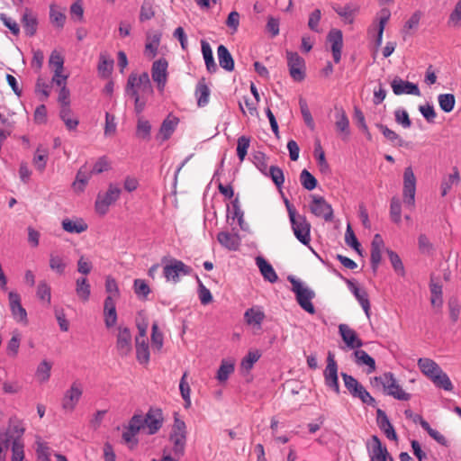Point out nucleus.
Returning a JSON list of instances; mask_svg holds the SVG:
<instances>
[{"mask_svg":"<svg viewBox=\"0 0 461 461\" xmlns=\"http://www.w3.org/2000/svg\"><path fill=\"white\" fill-rule=\"evenodd\" d=\"M8 302L12 316L14 321L23 325L28 324L27 312L23 307L21 303V296L15 291L8 293Z\"/></svg>","mask_w":461,"mask_h":461,"instance_id":"2eb2a0df","label":"nucleus"},{"mask_svg":"<svg viewBox=\"0 0 461 461\" xmlns=\"http://www.w3.org/2000/svg\"><path fill=\"white\" fill-rule=\"evenodd\" d=\"M62 229L68 233L80 234L87 230L88 225L82 218H65L61 221Z\"/></svg>","mask_w":461,"mask_h":461,"instance_id":"393cba45","label":"nucleus"},{"mask_svg":"<svg viewBox=\"0 0 461 461\" xmlns=\"http://www.w3.org/2000/svg\"><path fill=\"white\" fill-rule=\"evenodd\" d=\"M153 93L150 79L147 72L131 73L127 80L125 95L134 101V110L140 114L146 105L145 95Z\"/></svg>","mask_w":461,"mask_h":461,"instance_id":"f257e3e1","label":"nucleus"},{"mask_svg":"<svg viewBox=\"0 0 461 461\" xmlns=\"http://www.w3.org/2000/svg\"><path fill=\"white\" fill-rule=\"evenodd\" d=\"M348 287L350 288L351 292L356 296L357 300L362 306L366 315L369 318L370 316V303L368 299V294L365 289L359 288L357 285H356L353 282L348 281Z\"/></svg>","mask_w":461,"mask_h":461,"instance_id":"c85d7f7f","label":"nucleus"},{"mask_svg":"<svg viewBox=\"0 0 461 461\" xmlns=\"http://www.w3.org/2000/svg\"><path fill=\"white\" fill-rule=\"evenodd\" d=\"M341 376L346 388L354 397L359 398L364 403L371 404L375 402V400L370 393L352 375L342 373Z\"/></svg>","mask_w":461,"mask_h":461,"instance_id":"9d476101","label":"nucleus"},{"mask_svg":"<svg viewBox=\"0 0 461 461\" xmlns=\"http://www.w3.org/2000/svg\"><path fill=\"white\" fill-rule=\"evenodd\" d=\"M418 366L429 380L442 369L434 360L426 357L418 360Z\"/></svg>","mask_w":461,"mask_h":461,"instance_id":"72a5a7b5","label":"nucleus"},{"mask_svg":"<svg viewBox=\"0 0 461 461\" xmlns=\"http://www.w3.org/2000/svg\"><path fill=\"white\" fill-rule=\"evenodd\" d=\"M328 41L331 45L332 57L335 63H339L341 59V50L343 47V36L339 30L333 29L328 34Z\"/></svg>","mask_w":461,"mask_h":461,"instance_id":"4be33fe9","label":"nucleus"},{"mask_svg":"<svg viewBox=\"0 0 461 461\" xmlns=\"http://www.w3.org/2000/svg\"><path fill=\"white\" fill-rule=\"evenodd\" d=\"M354 356L356 358V363L358 366H366L367 373H373L375 370V359L369 356L365 350L357 349L354 352Z\"/></svg>","mask_w":461,"mask_h":461,"instance_id":"58836bf2","label":"nucleus"},{"mask_svg":"<svg viewBox=\"0 0 461 461\" xmlns=\"http://www.w3.org/2000/svg\"><path fill=\"white\" fill-rule=\"evenodd\" d=\"M217 55L219 59L220 66L227 70L232 71L234 69V60L228 50V49L224 45H220L217 49Z\"/></svg>","mask_w":461,"mask_h":461,"instance_id":"c9c22d12","label":"nucleus"},{"mask_svg":"<svg viewBox=\"0 0 461 461\" xmlns=\"http://www.w3.org/2000/svg\"><path fill=\"white\" fill-rule=\"evenodd\" d=\"M167 62L165 59H158L152 65L151 76L154 82L157 83L160 91H163L167 83Z\"/></svg>","mask_w":461,"mask_h":461,"instance_id":"aec40b11","label":"nucleus"},{"mask_svg":"<svg viewBox=\"0 0 461 461\" xmlns=\"http://www.w3.org/2000/svg\"><path fill=\"white\" fill-rule=\"evenodd\" d=\"M416 176L411 167H407L403 172V203L406 206L413 209L415 206Z\"/></svg>","mask_w":461,"mask_h":461,"instance_id":"1a4fd4ad","label":"nucleus"},{"mask_svg":"<svg viewBox=\"0 0 461 461\" xmlns=\"http://www.w3.org/2000/svg\"><path fill=\"white\" fill-rule=\"evenodd\" d=\"M431 381L437 387L442 388L445 391L450 392L454 388L450 378L442 369L431 378Z\"/></svg>","mask_w":461,"mask_h":461,"instance_id":"37998d69","label":"nucleus"},{"mask_svg":"<svg viewBox=\"0 0 461 461\" xmlns=\"http://www.w3.org/2000/svg\"><path fill=\"white\" fill-rule=\"evenodd\" d=\"M201 46H202V53L203 56V59H204L207 70L210 73L216 72L217 65L214 62L212 50L210 44L206 41H202Z\"/></svg>","mask_w":461,"mask_h":461,"instance_id":"ea45409f","label":"nucleus"},{"mask_svg":"<svg viewBox=\"0 0 461 461\" xmlns=\"http://www.w3.org/2000/svg\"><path fill=\"white\" fill-rule=\"evenodd\" d=\"M48 160V151L46 149H41L40 147L36 149L34 154L32 163L34 167L42 172L47 165Z\"/></svg>","mask_w":461,"mask_h":461,"instance_id":"3c124183","label":"nucleus"},{"mask_svg":"<svg viewBox=\"0 0 461 461\" xmlns=\"http://www.w3.org/2000/svg\"><path fill=\"white\" fill-rule=\"evenodd\" d=\"M151 126L149 121L143 119V117L138 118L136 135L138 138L142 140H149L150 137Z\"/></svg>","mask_w":461,"mask_h":461,"instance_id":"864d4df0","label":"nucleus"},{"mask_svg":"<svg viewBox=\"0 0 461 461\" xmlns=\"http://www.w3.org/2000/svg\"><path fill=\"white\" fill-rule=\"evenodd\" d=\"M369 454L371 461H386L388 451L386 447L382 446L380 439L376 436L372 437Z\"/></svg>","mask_w":461,"mask_h":461,"instance_id":"7c9ffc66","label":"nucleus"},{"mask_svg":"<svg viewBox=\"0 0 461 461\" xmlns=\"http://www.w3.org/2000/svg\"><path fill=\"white\" fill-rule=\"evenodd\" d=\"M292 284V291L295 294L298 304L310 314L315 313V308L312 300L315 297V293L302 282L294 277L289 278Z\"/></svg>","mask_w":461,"mask_h":461,"instance_id":"39448f33","label":"nucleus"},{"mask_svg":"<svg viewBox=\"0 0 461 461\" xmlns=\"http://www.w3.org/2000/svg\"><path fill=\"white\" fill-rule=\"evenodd\" d=\"M314 157L317 160L318 167L322 173H329L330 172V166L325 158V153L324 150L321 145L320 140H317L315 142L314 146Z\"/></svg>","mask_w":461,"mask_h":461,"instance_id":"a18cd8bd","label":"nucleus"},{"mask_svg":"<svg viewBox=\"0 0 461 461\" xmlns=\"http://www.w3.org/2000/svg\"><path fill=\"white\" fill-rule=\"evenodd\" d=\"M22 24L26 35H35L38 28V18L30 9H25L22 17Z\"/></svg>","mask_w":461,"mask_h":461,"instance_id":"a878e982","label":"nucleus"},{"mask_svg":"<svg viewBox=\"0 0 461 461\" xmlns=\"http://www.w3.org/2000/svg\"><path fill=\"white\" fill-rule=\"evenodd\" d=\"M311 212L317 217L330 221L333 218V210L330 203L321 196H313L310 205Z\"/></svg>","mask_w":461,"mask_h":461,"instance_id":"a211bd4d","label":"nucleus"},{"mask_svg":"<svg viewBox=\"0 0 461 461\" xmlns=\"http://www.w3.org/2000/svg\"><path fill=\"white\" fill-rule=\"evenodd\" d=\"M377 423L388 439L397 441L398 437L393 425L391 424L386 414L381 410L377 411Z\"/></svg>","mask_w":461,"mask_h":461,"instance_id":"c756f323","label":"nucleus"},{"mask_svg":"<svg viewBox=\"0 0 461 461\" xmlns=\"http://www.w3.org/2000/svg\"><path fill=\"white\" fill-rule=\"evenodd\" d=\"M402 206L397 197H393L390 204V217L393 222L400 224L402 221Z\"/></svg>","mask_w":461,"mask_h":461,"instance_id":"13d9d810","label":"nucleus"},{"mask_svg":"<svg viewBox=\"0 0 461 461\" xmlns=\"http://www.w3.org/2000/svg\"><path fill=\"white\" fill-rule=\"evenodd\" d=\"M335 127L338 133L343 140H347L349 137V120L346 112L342 108H336L335 113Z\"/></svg>","mask_w":461,"mask_h":461,"instance_id":"b1692460","label":"nucleus"},{"mask_svg":"<svg viewBox=\"0 0 461 461\" xmlns=\"http://www.w3.org/2000/svg\"><path fill=\"white\" fill-rule=\"evenodd\" d=\"M50 19L52 24L61 29L65 24L66 15L58 10L55 5H50Z\"/></svg>","mask_w":461,"mask_h":461,"instance_id":"bf43d9fd","label":"nucleus"},{"mask_svg":"<svg viewBox=\"0 0 461 461\" xmlns=\"http://www.w3.org/2000/svg\"><path fill=\"white\" fill-rule=\"evenodd\" d=\"M50 291L51 289L49 284L46 281H41L38 284L36 294L41 302L50 305L51 302Z\"/></svg>","mask_w":461,"mask_h":461,"instance_id":"603ef678","label":"nucleus"},{"mask_svg":"<svg viewBox=\"0 0 461 461\" xmlns=\"http://www.w3.org/2000/svg\"><path fill=\"white\" fill-rule=\"evenodd\" d=\"M345 242L361 255L360 243L358 242L351 226L348 224L345 233Z\"/></svg>","mask_w":461,"mask_h":461,"instance_id":"e2e57ef3","label":"nucleus"},{"mask_svg":"<svg viewBox=\"0 0 461 461\" xmlns=\"http://www.w3.org/2000/svg\"><path fill=\"white\" fill-rule=\"evenodd\" d=\"M390 16H391V12L387 8L381 9V11L377 14V19L379 21L377 39H376L377 46H380L382 44L383 33H384V28H385V25L390 19Z\"/></svg>","mask_w":461,"mask_h":461,"instance_id":"79ce46f5","label":"nucleus"},{"mask_svg":"<svg viewBox=\"0 0 461 461\" xmlns=\"http://www.w3.org/2000/svg\"><path fill=\"white\" fill-rule=\"evenodd\" d=\"M299 105H300V110H301L302 116L303 118V121H304L305 124L311 130H313L314 127H315V124H314L313 118H312V114H311V112L309 110V107H308L306 100H304L303 98H300Z\"/></svg>","mask_w":461,"mask_h":461,"instance_id":"052dcab7","label":"nucleus"},{"mask_svg":"<svg viewBox=\"0 0 461 461\" xmlns=\"http://www.w3.org/2000/svg\"><path fill=\"white\" fill-rule=\"evenodd\" d=\"M83 393V388L80 384L73 383L68 389L62 398V409L65 412L71 413L76 409Z\"/></svg>","mask_w":461,"mask_h":461,"instance_id":"ddd939ff","label":"nucleus"},{"mask_svg":"<svg viewBox=\"0 0 461 461\" xmlns=\"http://www.w3.org/2000/svg\"><path fill=\"white\" fill-rule=\"evenodd\" d=\"M234 372V364L228 360H222L217 371L216 378L220 383H224Z\"/></svg>","mask_w":461,"mask_h":461,"instance_id":"49530a36","label":"nucleus"},{"mask_svg":"<svg viewBox=\"0 0 461 461\" xmlns=\"http://www.w3.org/2000/svg\"><path fill=\"white\" fill-rule=\"evenodd\" d=\"M77 268L78 273L84 276H87L91 273L93 269V263L87 257L82 255L77 260Z\"/></svg>","mask_w":461,"mask_h":461,"instance_id":"338daca9","label":"nucleus"},{"mask_svg":"<svg viewBox=\"0 0 461 461\" xmlns=\"http://www.w3.org/2000/svg\"><path fill=\"white\" fill-rule=\"evenodd\" d=\"M217 240L221 246L230 250H237L240 243L238 234H232L227 231L219 232Z\"/></svg>","mask_w":461,"mask_h":461,"instance_id":"f704fd0d","label":"nucleus"},{"mask_svg":"<svg viewBox=\"0 0 461 461\" xmlns=\"http://www.w3.org/2000/svg\"><path fill=\"white\" fill-rule=\"evenodd\" d=\"M323 375L326 385L333 389L337 393H339L338 365L334 358L333 353L330 351L328 352L327 366L325 367Z\"/></svg>","mask_w":461,"mask_h":461,"instance_id":"4468645a","label":"nucleus"},{"mask_svg":"<svg viewBox=\"0 0 461 461\" xmlns=\"http://www.w3.org/2000/svg\"><path fill=\"white\" fill-rule=\"evenodd\" d=\"M339 331L348 348L351 349L359 348L363 346L362 340L357 332L347 324H340Z\"/></svg>","mask_w":461,"mask_h":461,"instance_id":"412c9836","label":"nucleus"},{"mask_svg":"<svg viewBox=\"0 0 461 461\" xmlns=\"http://www.w3.org/2000/svg\"><path fill=\"white\" fill-rule=\"evenodd\" d=\"M302 185L309 191L313 190L317 186L316 178L307 170L303 169L300 175Z\"/></svg>","mask_w":461,"mask_h":461,"instance_id":"680f3d73","label":"nucleus"},{"mask_svg":"<svg viewBox=\"0 0 461 461\" xmlns=\"http://www.w3.org/2000/svg\"><path fill=\"white\" fill-rule=\"evenodd\" d=\"M335 12L343 19L344 23L351 24L354 22L357 9L351 8L350 6H334Z\"/></svg>","mask_w":461,"mask_h":461,"instance_id":"8fccbe9b","label":"nucleus"},{"mask_svg":"<svg viewBox=\"0 0 461 461\" xmlns=\"http://www.w3.org/2000/svg\"><path fill=\"white\" fill-rule=\"evenodd\" d=\"M136 358L141 365H148L149 362V348L147 339H135Z\"/></svg>","mask_w":461,"mask_h":461,"instance_id":"4c0bfd02","label":"nucleus"},{"mask_svg":"<svg viewBox=\"0 0 461 461\" xmlns=\"http://www.w3.org/2000/svg\"><path fill=\"white\" fill-rule=\"evenodd\" d=\"M164 422L162 411L158 408H150L145 416L141 415V423L144 429H147L149 435L156 434Z\"/></svg>","mask_w":461,"mask_h":461,"instance_id":"f8f14e48","label":"nucleus"},{"mask_svg":"<svg viewBox=\"0 0 461 461\" xmlns=\"http://www.w3.org/2000/svg\"><path fill=\"white\" fill-rule=\"evenodd\" d=\"M121 193L122 190L118 185L110 184L106 192L100 193L97 195L95 201L96 212L102 215L105 214L108 212L110 205L114 203L120 198Z\"/></svg>","mask_w":461,"mask_h":461,"instance_id":"6e6552de","label":"nucleus"},{"mask_svg":"<svg viewBox=\"0 0 461 461\" xmlns=\"http://www.w3.org/2000/svg\"><path fill=\"white\" fill-rule=\"evenodd\" d=\"M384 240L380 234H375L371 244V264L375 270L382 259V249H384Z\"/></svg>","mask_w":461,"mask_h":461,"instance_id":"cd10ccee","label":"nucleus"},{"mask_svg":"<svg viewBox=\"0 0 461 461\" xmlns=\"http://www.w3.org/2000/svg\"><path fill=\"white\" fill-rule=\"evenodd\" d=\"M169 441L172 444L174 456L177 458L183 456L186 444V427L185 423L176 417L169 435Z\"/></svg>","mask_w":461,"mask_h":461,"instance_id":"7ed1b4c3","label":"nucleus"},{"mask_svg":"<svg viewBox=\"0 0 461 461\" xmlns=\"http://www.w3.org/2000/svg\"><path fill=\"white\" fill-rule=\"evenodd\" d=\"M155 16V10L151 0H144L140 11V21L150 20Z\"/></svg>","mask_w":461,"mask_h":461,"instance_id":"4d7b16f0","label":"nucleus"},{"mask_svg":"<svg viewBox=\"0 0 461 461\" xmlns=\"http://www.w3.org/2000/svg\"><path fill=\"white\" fill-rule=\"evenodd\" d=\"M75 292L82 303L89 301L91 295V285L86 276H80L76 280Z\"/></svg>","mask_w":461,"mask_h":461,"instance_id":"2f4dec72","label":"nucleus"},{"mask_svg":"<svg viewBox=\"0 0 461 461\" xmlns=\"http://www.w3.org/2000/svg\"><path fill=\"white\" fill-rule=\"evenodd\" d=\"M191 267L183 261L171 258L163 267V275L167 282L176 284L180 278L191 273Z\"/></svg>","mask_w":461,"mask_h":461,"instance_id":"0eeeda50","label":"nucleus"},{"mask_svg":"<svg viewBox=\"0 0 461 461\" xmlns=\"http://www.w3.org/2000/svg\"><path fill=\"white\" fill-rule=\"evenodd\" d=\"M287 66L291 77L294 81H303L305 77V62L303 59L297 53L286 51Z\"/></svg>","mask_w":461,"mask_h":461,"instance_id":"9b49d317","label":"nucleus"},{"mask_svg":"<svg viewBox=\"0 0 461 461\" xmlns=\"http://www.w3.org/2000/svg\"><path fill=\"white\" fill-rule=\"evenodd\" d=\"M292 229L296 239L303 245L311 242V224L303 215H296L295 209L285 201Z\"/></svg>","mask_w":461,"mask_h":461,"instance_id":"f03ea898","label":"nucleus"},{"mask_svg":"<svg viewBox=\"0 0 461 461\" xmlns=\"http://www.w3.org/2000/svg\"><path fill=\"white\" fill-rule=\"evenodd\" d=\"M440 109L445 113L453 111L456 104L455 95L452 94H440L438 97Z\"/></svg>","mask_w":461,"mask_h":461,"instance_id":"09e8293b","label":"nucleus"},{"mask_svg":"<svg viewBox=\"0 0 461 461\" xmlns=\"http://www.w3.org/2000/svg\"><path fill=\"white\" fill-rule=\"evenodd\" d=\"M265 313L259 306H254L248 309L244 313V320L248 325L255 326L260 329L265 320Z\"/></svg>","mask_w":461,"mask_h":461,"instance_id":"bb28decb","label":"nucleus"},{"mask_svg":"<svg viewBox=\"0 0 461 461\" xmlns=\"http://www.w3.org/2000/svg\"><path fill=\"white\" fill-rule=\"evenodd\" d=\"M23 429L17 423H10L8 427L0 430V460L5 458V453L9 447L23 439Z\"/></svg>","mask_w":461,"mask_h":461,"instance_id":"423d86ee","label":"nucleus"},{"mask_svg":"<svg viewBox=\"0 0 461 461\" xmlns=\"http://www.w3.org/2000/svg\"><path fill=\"white\" fill-rule=\"evenodd\" d=\"M93 176V171L86 165H83L76 175V179L72 184L74 192L80 194L85 191L86 185Z\"/></svg>","mask_w":461,"mask_h":461,"instance_id":"5701e85b","label":"nucleus"},{"mask_svg":"<svg viewBox=\"0 0 461 461\" xmlns=\"http://www.w3.org/2000/svg\"><path fill=\"white\" fill-rule=\"evenodd\" d=\"M256 263L265 280L270 283H276L277 281L278 276L275 269L265 258L258 257L256 258Z\"/></svg>","mask_w":461,"mask_h":461,"instance_id":"473e14b6","label":"nucleus"},{"mask_svg":"<svg viewBox=\"0 0 461 461\" xmlns=\"http://www.w3.org/2000/svg\"><path fill=\"white\" fill-rule=\"evenodd\" d=\"M141 429H144L141 423V415L134 414L129 420L128 425L124 428V431L122 432V437L124 443L129 445L131 447L136 446L138 443L136 436Z\"/></svg>","mask_w":461,"mask_h":461,"instance_id":"dca6fc26","label":"nucleus"},{"mask_svg":"<svg viewBox=\"0 0 461 461\" xmlns=\"http://www.w3.org/2000/svg\"><path fill=\"white\" fill-rule=\"evenodd\" d=\"M375 382L381 384L384 393L394 399L400 401H409L411 399V394L402 388L393 374L390 372L384 373L378 377H375Z\"/></svg>","mask_w":461,"mask_h":461,"instance_id":"20e7f679","label":"nucleus"},{"mask_svg":"<svg viewBox=\"0 0 461 461\" xmlns=\"http://www.w3.org/2000/svg\"><path fill=\"white\" fill-rule=\"evenodd\" d=\"M261 353L259 350H250L241 361V368L247 371L253 367V365L260 358Z\"/></svg>","mask_w":461,"mask_h":461,"instance_id":"6e6d98bb","label":"nucleus"},{"mask_svg":"<svg viewBox=\"0 0 461 461\" xmlns=\"http://www.w3.org/2000/svg\"><path fill=\"white\" fill-rule=\"evenodd\" d=\"M59 117L68 131H75L78 126L79 121L77 117L74 116L69 106L60 108Z\"/></svg>","mask_w":461,"mask_h":461,"instance_id":"a19ab883","label":"nucleus"},{"mask_svg":"<svg viewBox=\"0 0 461 461\" xmlns=\"http://www.w3.org/2000/svg\"><path fill=\"white\" fill-rule=\"evenodd\" d=\"M113 60L108 57L105 53H102L99 57L98 73L104 77H108L113 69Z\"/></svg>","mask_w":461,"mask_h":461,"instance_id":"de8ad7c7","label":"nucleus"},{"mask_svg":"<svg viewBox=\"0 0 461 461\" xmlns=\"http://www.w3.org/2000/svg\"><path fill=\"white\" fill-rule=\"evenodd\" d=\"M448 24L453 27H459L461 25V0L457 1L451 12L448 19Z\"/></svg>","mask_w":461,"mask_h":461,"instance_id":"774afa93","label":"nucleus"},{"mask_svg":"<svg viewBox=\"0 0 461 461\" xmlns=\"http://www.w3.org/2000/svg\"><path fill=\"white\" fill-rule=\"evenodd\" d=\"M177 123L178 119L176 117H167V119L164 120L159 130V136L162 137L163 140L169 139V137L174 132Z\"/></svg>","mask_w":461,"mask_h":461,"instance_id":"c03bdc74","label":"nucleus"},{"mask_svg":"<svg viewBox=\"0 0 461 461\" xmlns=\"http://www.w3.org/2000/svg\"><path fill=\"white\" fill-rule=\"evenodd\" d=\"M267 176H269L271 177V179L277 187H281L285 182V176L283 170L276 166H271L267 171Z\"/></svg>","mask_w":461,"mask_h":461,"instance_id":"69168bd1","label":"nucleus"},{"mask_svg":"<svg viewBox=\"0 0 461 461\" xmlns=\"http://www.w3.org/2000/svg\"><path fill=\"white\" fill-rule=\"evenodd\" d=\"M391 86L393 89V92L396 95H420V91L419 89V86L411 82L404 81L400 77H395L391 82Z\"/></svg>","mask_w":461,"mask_h":461,"instance_id":"6ab92c4d","label":"nucleus"},{"mask_svg":"<svg viewBox=\"0 0 461 461\" xmlns=\"http://www.w3.org/2000/svg\"><path fill=\"white\" fill-rule=\"evenodd\" d=\"M116 350L122 357H128L131 353V334L129 328L122 326L118 328Z\"/></svg>","mask_w":461,"mask_h":461,"instance_id":"f3484780","label":"nucleus"},{"mask_svg":"<svg viewBox=\"0 0 461 461\" xmlns=\"http://www.w3.org/2000/svg\"><path fill=\"white\" fill-rule=\"evenodd\" d=\"M197 98V105L199 107H204L209 103L210 89L205 83V79L202 78L196 85L195 93Z\"/></svg>","mask_w":461,"mask_h":461,"instance_id":"e433bc0d","label":"nucleus"},{"mask_svg":"<svg viewBox=\"0 0 461 461\" xmlns=\"http://www.w3.org/2000/svg\"><path fill=\"white\" fill-rule=\"evenodd\" d=\"M51 366V363L47 360H43L39 364L36 370V377L40 382L44 383L50 379Z\"/></svg>","mask_w":461,"mask_h":461,"instance_id":"5fc2aeb1","label":"nucleus"},{"mask_svg":"<svg viewBox=\"0 0 461 461\" xmlns=\"http://www.w3.org/2000/svg\"><path fill=\"white\" fill-rule=\"evenodd\" d=\"M49 66L52 71L64 70V58L57 50H53L49 59Z\"/></svg>","mask_w":461,"mask_h":461,"instance_id":"0e129e2a","label":"nucleus"}]
</instances>
